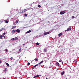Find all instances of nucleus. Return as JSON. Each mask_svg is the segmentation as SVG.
I'll list each match as a JSON object with an SVG mask.
<instances>
[{
	"label": "nucleus",
	"instance_id": "obj_42",
	"mask_svg": "<svg viewBox=\"0 0 79 79\" xmlns=\"http://www.w3.org/2000/svg\"><path fill=\"white\" fill-rule=\"evenodd\" d=\"M5 74H6V72H5Z\"/></svg>",
	"mask_w": 79,
	"mask_h": 79
},
{
	"label": "nucleus",
	"instance_id": "obj_13",
	"mask_svg": "<svg viewBox=\"0 0 79 79\" xmlns=\"http://www.w3.org/2000/svg\"><path fill=\"white\" fill-rule=\"evenodd\" d=\"M39 64H37L35 65L34 66V68H35V67H36V66H39Z\"/></svg>",
	"mask_w": 79,
	"mask_h": 79
},
{
	"label": "nucleus",
	"instance_id": "obj_9",
	"mask_svg": "<svg viewBox=\"0 0 79 79\" xmlns=\"http://www.w3.org/2000/svg\"><path fill=\"white\" fill-rule=\"evenodd\" d=\"M42 63H44V61H41L40 63H39L38 64H40Z\"/></svg>",
	"mask_w": 79,
	"mask_h": 79
},
{
	"label": "nucleus",
	"instance_id": "obj_35",
	"mask_svg": "<svg viewBox=\"0 0 79 79\" xmlns=\"http://www.w3.org/2000/svg\"><path fill=\"white\" fill-rule=\"evenodd\" d=\"M15 38H13L12 39L13 40H15Z\"/></svg>",
	"mask_w": 79,
	"mask_h": 79
},
{
	"label": "nucleus",
	"instance_id": "obj_32",
	"mask_svg": "<svg viewBox=\"0 0 79 79\" xmlns=\"http://www.w3.org/2000/svg\"><path fill=\"white\" fill-rule=\"evenodd\" d=\"M20 13L22 14V13H24V12H23V11L22 12H20Z\"/></svg>",
	"mask_w": 79,
	"mask_h": 79
},
{
	"label": "nucleus",
	"instance_id": "obj_19",
	"mask_svg": "<svg viewBox=\"0 0 79 79\" xmlns=\"http://www.w3.org/2000/svg\"><path fill=\"white\" fill-rule=\"evenodd\" d=\"M21 48H20V49H19V52H20L19 53L21 52Z\"/></svg>",
	"mask_w": 79,
	"mask_h": 79
},
{
	"label": "nucleus",
	"instance_id": "obj_7",
	"mask_svg": "<svg viewBox=\"0 0 79 79\" xmlns=\"http://www.w3.org/2000/svg\"><path fill=\"white\" fill-rule=\"evenodd\" d=\"M31 32V30H30L29 31H27L26 32V33L27 34H28V33H30V32Z\"/></svg>",
	"mask_w": 79,
	"mask_h": 79
},
{
	"label": "nucleus",
	"instance_id": "obj_23",
	"mask_svg": "<svg viewBox=\"0 0 79 79\" xmlns=\"http://www.w3.org/2000/svg\"><path fill=\"white\" fill-rule=\"evenodd\" d=\"M18 20H16L15 22V23H16V24H18Z\"/></svg>",
	"mask_w": 79,
	"mask_h": 79
},
{
	"label": "nucleus",
	"instance_id": "obj_1",
	"mask_svg": "<svg viewBox=\"0 0 79 79\" xmlns=\"http://www.w3.org/2000/svg\"><path fill=\"white\" fill-rule=\"evenodd\" d=\"M71 27H69L68 28L67 30H66L65 31V32H66V31H70V30H71Z\"/></svg>",
	"mask_w": 79,
	"mask_h": 79
},
{
	"label": "nucleus",
	"instance_id": "obj_6",
	"mask_svg": "<svg viewBox=\"0 0 79 79\" xmlns=\"http://www.w3.org/2000/svg\"><path fill=\"white\" fill-rule=\"evenodd\" d=\"M63 35V33H60L59 35H59V37H61V35Z\"/></svg>",
	"mask_w": 79,
	"mask_h": 79
},
{
	"label": "nucleus",
	"instance_id": "obj_45",
	"mask_svg": "<svg viewBox=\"0 0 79 79\" xmlns=\"http://www.w3.org/2000/svg\"><path fill=\"white\" fill-rule=\"evenodd\" d=\"M66 79H67V78H66Z\"/></svg>",
	"mask_w": 79,
	"mask_h": 79
},
{
	"label": "nucleus",
	"instance_id": "obj_38",
	"mask_svg": "<svg viewBox=\"0 0 79 79\" xmlns=\"http://www.w3.org/2000/svg\"><path fill=\"white\" fill-rule=\"evenodd\" d=\"M77 62V60H75V63H76Z\"/></svg>",
	"mask_w": 79,
	"mask_h": 79
},
{
	"label": "nucleus",
	"instance_id": "obj_16",
	"mask_svg": "<svg viewBox=\"0 0 79 79\" xmlns=\"http://www.w3.org/2000/svg\"><path fill=\"white\" fill-rule=\"evenodd\" d=\"M15 27H16V26L15 25L13 27L12 29H14V28H15Z\"/></svg>",
	"mask_w": 79,
	"mask_h": 79
},
{
	"label": "nucleus",
	"instance_id": "obj_29",
	"mask_svg": "<svg viewBox=\"0 0 79 79\" xmlns=\"http://www.w3.org/2000/svg\"><path fill=\"white\" fill-rule=\"evenodd\" d=\"M3 35H5V34H6V33L5 32H4L3 33Z\"/></svg>",
	"mask_w": 79,
	"mask_h": 79
},
{
	"label": "nucleus",
	"instance_id": "obj_43",
	"mask_svg": "<svg viewBox=\"0 0 79 79\" xmlns=\"http://www.w3.org/2000/svg\"><path fill=\"white\" fill-rule=\"evenodd\" d=\"M41 76V75H39V76Z\"/></svg>",
	"mask_w": 79,
	"mask_h": 79
},
{
	"label": "nucleus",
	"instance_id": "obj_37",
	"mask_svg": "<svg viewBox=\"0 0 79 79\" xmlns=\"http://www.w3.org/2000/svg\"><path fill=\"white\" fill-rule=\"evenodd\" d=\"M0 63H2V61H1V60H0Z\"/></svg>",
	"mask_w": 79,
	"mask_h": 79
},
{
	"label": "nucleus",
	"instance_id": "obj_5",
	"mask_svg": "<svg viewBox=\"0 0 79 79\" xmlns=\"http://www.w3.org/2000/svg\"><path fill=\"white\" fill-rule=\"evenodd\" d=\"M20 30L18 29H17L16 30V31L17 32H18L19 33V32H20Z\"/></svg>",
	"mask_w": 79,
	"mask_h": 79
},
{
	"label": "nucleus",
	"instance_id": "obj_10",
	"mask_svg": "<svg viewBox=\"0 0 79 79\" xmlns=\"http://www.w3.org/2000/svg\"><path fill=\"white\" fill-rule=\"evenodd\" d=\"M0 39H2V37H3V36H2V35H0Z\"/></svg>",
	"mask_w": 79,
	"mask_h": 79
},
{
	"label": "nucleus",
	"instance_id": "obj_34",
	"mask_svg": "<svg viewBox=\"0 0 79 79\" xmlns=\"http://www.w3.org/2000/svg\"><path fill=\"white\" fill-rule=\"evenodd\" d=\"M10 60H13V57H11L10 58Z\"/></svg>",
	"mask_w": 79,
	"mask_h": 79
},
{
	"label": "nucleus",
	"instance_id": "obj_22",
	"mask_svg": "<svg viewBox=\"0 0 79 79\" xmlns=\"http://www.w3.org/2000/svg\"><path fill=\"white\" fill-rule=\"evenodd\" d=\"M24 15L25 16H27V14H25Z\"/></svg>",
	"mask_w": 79,
	"mask_h": 79
},
{
	"label": "nucleus",
	"instance_id": "obj_36",
	"mask_svg": "<svg viewBox=\"0 0 79 79\" xmlns=\"http://www.w3.org/2000/svg\"><path fill=\"white\" fill-rule=\"evenodd\" d=\"M3 21H1V23H3Z\"/></svg>",
	"mask_w": 79,
	"mask_h": 79
},
{
	"label": "nucleus",
	"instance_id": "obj_28",
	"mask_svg": "<svg viewBox=\"0 0 79 79\" xmlns=\"http://www.w3.org/2000/svg\"><path fill=\"white\" fill-rule=\"evenodd\" d=\"M38 6L39 8H40L41 7V6L40 5H38Z\"/></svg>",
	"mask_w": 79,
	"mask_h": 79
},
{
	"label": "nucleus",
	"instance_id": "obj_30",
	"mask_svg": "<svg viewBox=\"0 0 79 79\" xmlns=\"http://www.w3.org/2000/svg\"><path fill=\"white\" fill-rule=\"evenodd\" d=\"M72 17L73 19H74V16H72Z\"/></svg>",
	"mask_w": 79,
	"mask_h": 79
},
{
	"label": "nucleus",
	"instance_id": "obj_46",
	"mask_svg": "<svg viewBox=\"0 0 79 79\" xmlns=\"http://www.w3.org/2000/svg\"><path fill=\"white\" fill-rule=\"evenodd\" d=\"M14 24H15V23H14Z\"/></svg>",
	"mask_w": 79,
	"mask_h": 79
},
{
	"label": "nucleus",
	"instance_id": "obj_40",
	"mask_svg": "<svg viewBox=\"0 0 79 79\" xmlns=\"http://www.w3.org/2000/svg\"><path fill=\"white\" fill-rule=\"evenodd\" d=\"M3 37H4V38H5L6 37L5 36H4Z\"/></svg>",
	"mask_w": 79,
	"mask_h": 79
},
{
	"label": "nucleus",
	"instance_id": "obj_41",
	"mask_svg": "<svg viewBox=\"0 0 79 79\" xmlns=\"http://www.w3.org/2000/svg\"><path fill=\"white\" fill-rule=\"evenodd\" d=\"M62 64H63V62H62Z\"/></svg>",
	"mask_w": 79,
	"mask_h": 79
},
{
	"label": "nucleus",
	"instance_id": "obj_44",
	"mask_svg": "<svg viewBox=\"0 0 79 79\" xmlns=\"http://www.w3.org/2000/svg\"><path fill=\"white\" fill-rule=\"evenodd\" d=\"M34 67L32 68V69H34Z\"/></svg>",
	"mask_w": 79,
	"mask_h": 79
},
{
	"label": "nucleus",
	"instance_id": "obj_12",
	"mask_svg": "<svg viewBox=\"0 0 79 79\" xmlns=\"http://www.w3.org/2000/svg\"><path fill=\"white\" fill-rule=\"evenodd\" d=\"M4 22L5 21L6 23H8V21L4 20Z\"/></svg>",
	"mask_w": 79,
	"mask_h": 79
},
{
	"label": "nucleus",
	"instance_id": "obj_21",
	"mask_svg": "<svg viewBox=\"0 0 79 79\" xmlns=\"http://www.w3.org/2000/svg\"><path fill=\"white\" fill-rule=\"evenodd\" d=\"M6 65H7V66H10V65H9V64L8 63H6Z\"/></svg>",
	"mask_w": 79,
	"mask_h": 79
},
{
	"label": "nucleus",
	"instance_id": "obj_39",
	"mask_svg": "<svg viewBox=\"0 0 79 79\" xmlns=\"http://www.w3.org/2000/svg\"><path fill=\"white\" fill-rule=\"evenodd\" d=\"M23 45L24 46L25 45V44H23Z\"/></svg>",
	"mask_w": 79,
	"mask_h": 79
},
{
	"label": "nucleus",
	"instance_id": "obj_11",
	"mask_svg": "<svg viewBox=\"0 0 79 79\" xmlns=\"http://www.w3.org/2000/svg\"><path fill=\"white\" fill-rule=\"evenodd\" d=\"M56 65H57V66H60V64L58 62L56 63Z\"/></svg>",
	"mask_w": 79,
	"mask_h": 79
},
{
	"label": "nucleus",
	"instance_id": "obj_4",
	"mask_svg": "<svg viewBox=\"0 0 79 79\" xmlns=\"http://www.w3.org/2000/svg\"><path fill=\"white\" fill-rule=\"evenodd\" d=\"M16 32V30H12L11 31V33L12 34H14V33H15Z\"/></svg>",
	"mask_w": 79,
	"mask_h": 79
},
{
	"label": "nucleus",
	"instance_id": "obj_15",
	"mask_svg": "<svg viewBox=\"0 0 79 79\" xmlns=\"http://www.w3.org/2000/svg\"><path fill=\"white\" fill-rule=\"evenodd\" d=\"M44 51L45 52H47V49L45 48H44Z\"/></svg>",
	"mask_w": 79,
	"mask_h": 79
},
{
	"label": "nucleus",
	"instance_id": "obj_18",
	"mask_svg": "<svg viewBox=\"0 0 79 79\" xmlns=\"http://www.w3.org/2000/svg\"><path fill=\"white\" fill-rule=\"evenodd\" d=\"M26 11H27V10H26V9H24L23 11V13H24V12H26Z\"/></svg>",
	"mask_w": 79,
	"mask_h": 79
},
{
	"label": "nucleus",
	"instance_id": "obj_24",
	"mask_svg": "<svg viewBox=\"0 0 79 79\" xmlns=\"http://www.w3.org/2000/svg\"><path fill=\"white\" fill-rule=\"evenodd\" d=\"M27 65L28 66H29V65H30V63L28 62L27 63Z\"/></svg>",
	"mask_w": 79,
	"mask_h": 79
},
{
	"label": "nucleus",
	"instance_id": "obj_25",
	"mask_svg": "<svg viewBox=\"0 0 79 79\" xmlns=\"http://www.w3.org/2000/svg\"><path fill=\"white\" fill-rule=\"evenodd\" d=\"M3 29H4V28H2L1 29H0V31H3Z\"/></svg>",
	"mask_w": 79,
	"mask_h": 79
},
{
	"label": "nucleus",
	"instance_id": "obj_3",
	"mask_svg": "<svg viewBox=\"0 0 79 79\" xmlns=\"http://www.w3.org/2000/svg\"><path fill=\"white\" fill-rule=\"evenodd\" d=\"M65 13V12L64 11H61L60 12V15H63V14H64Z\"/></svg>",
	"mask_w": 79,
	"mask_h": 79
},
{
	"label": "nucleus",
	"instance_id": "obj_8",
	"mask_svg": "<svg viewBox=\"0 0 79 79\" xmlns=\"http://www.w3.org/2000/svg\"><path fill=\"white\" fill-rule=\"evenodd\" d=\"M39 77V75H36L33 78H35V77Z\"/></svg>",
	"mask_w": 79,
	"mask_h": 79
},
{
	"label": "nucleus",
	"instance_id": "obj_14",
	"mask_svg": "<svg viewBox=\"0 0 79 79\" xmlns=\"http://www.w3.org/2000/svg\"><path fill=\"white\" fill-rule=\"evenodd\" d=\"M64 72L63 71L62 73H61V75H63L64 74Z\"/></svg>",
	"mask_w": 79,
	"mask_h": 79
},
{
	"label": "nucleus",
	"instance_id": "obj_2",
	"mask_svg": "<svg viewBox=\"0 0 79 79\" xmlns=\"http://www.w3.org/2000/svg\"><path fill=\"white\" fill-rule=\"evenodd\" d=\"M50 34V32H45L44 34V35H47V34Z\"/></svg>",
	"mask_w": 79,
	"mask_h": 79
},
{
	"label": "nucleus",
	"instance_id": "obj_20",
	"mask_svg": "<svg viewBox=\"0 0 79 79\" xmlns=\"http://www.w3.org/2000/svg\"><path fill=\"white\" fill-rule=\"evenodd\" d=\"M34 60H35L36 61H38V59L35 58Z\"/></svg>",
	"mask_w": 79,
	"mask_h": 79
},
{
	"label": "nucleus",
	"instance_id": "obj_27",
	"mask_svg": "<svg viewBox=\"0 0 79 79\" xmlns=\"http://www.w3.org/2000/svg\"><path fill=\"white\" fill-rule=\"evenodd\" d=\"M61 61H62V60H61V59H60L59 60V62H61Z\"/></svg>",
	"mask_w": 79,
	"mask_h": 79
},
{
	"label": "nucleus",
	"instance_id": "obj_33",
	"mask_svg": "<svg viewBox=\"0 0 79 79\" xmlns=\"http://www.w3.org/2000/svg\"><path fill=\"white\" fill-rule=\"evenodd\" d=\"M6 69H7V68H5V69L4 70V71H6Z\"/></svg>",
	"mask_w": 79,
	"mask_h": 79
},
{
	"label": "nucleus",
	"instance_id": "obj_26",
	"mask_svg": "<svg viewBox=\"0 0 79 79\" xmlns=\"http://www.w3.org/2000/svg\"><path fill=\"white\" fill-rule=\"evenodd\" d=\"M36 45H39V44L38 43H36Z\"/></svg>",
	"mask_w": 79,
	"mask_h": 79
},
{
	"label": "nucleus",
	"instance_id": "obj_17",
	"mask_svg": "<svg viewBox=\"0 0 79 79\" xmlns=\"http://www.w3.org/2000/svg\"><path fill=\"white\" fill-rule=\"evenodd\" d=\"M18 37H16L15 38V40H18Z\"/></svg>",
	"mask_w": 79,
	"mask_h": 79
},
{
	"label": "nucleus",
	"instance_id": "obj_31",
	"mask_svg": "<svg viewBox=\"0 0 79 79\" xmlns=\"http://www.w3.org/2000/svg\"><path fill=\"white\" fill-rule=\"evenodd\" d=\"M5 52H8V49H6Z\"/></svg>",
	"mask_w": 79,
	"mask_h": 79
}]
</instances>
